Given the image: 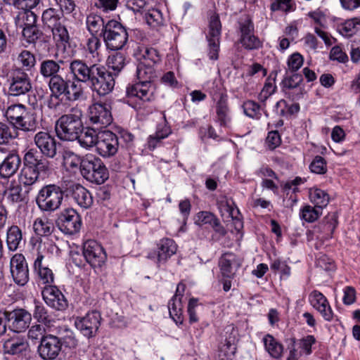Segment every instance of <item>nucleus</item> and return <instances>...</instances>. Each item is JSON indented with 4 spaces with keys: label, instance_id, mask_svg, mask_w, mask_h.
I'll return each mask as SVG.
<instances>
[{
    "label": "nucleus",
    "instance_id": "4be33fe9",
    "mask_svg": "<svg viewBox=\"0 0 360 360\" xmlns=\"http://www.w3.org/2000/svg\"><path fill=\"white\" fill-rule=\"evenodd\" d=\"M34 143L39 153L46 158H53L57 154V141L47 131H40L34 136Z\"/></svg>",
    "mask_w": 360,
    "mask_h": 360
},
{
    "label": "nucleus",
    "instance_id": "20e7f679",
    "mask_svg": "<svg viewBox=\"0 0 360 360\" xmlns=\"http://www.w3.org/2000/svg\"><path fill=\"white\" fill-rule=\"evenodd\" d=\"M48 86L51 98L58 101H62L65 98L68 102H75L80 100L84 95L81 84L64 78L60 75L49 79Z\"/></svg>",
    "mask_w": 360,
    "mask_h": 360
},
{
    "label": "nucleus",
    "instance_id": "9d476101",
    "mask_svg": "<svg viewBox=\"0 0 360 360\" xmlns=\"http://www.w3.org/2000/svg\"><path fill=\"white\" fill-rule=\"evenodd\" d=\"M88 119L89 124L103 129L112 122L110 106L106 103L97 102L89 107Z\"/></svg>",
    "mask_w": 360,
    "mask_h": 360
},
{
    "label": "nucleus",
    "instance_id": "3c124183",
    "mask_svg": "<svg viewBox=\"0 0 360 360\" xmlns=\"http://www.w3.org/2000/svg\"><path fill=\"white\" fill-rule=\"evenodd\" d=\"M18 132L9 123L0 122V146L18 137Z\"/></svg>",
    "mask_w": 360,
    "mask_h": 360
},
{
    "label": "nucleus",
    "instance_id": "c756f323",
    "mask_svg": "<svg viewBox=\"0 0 360 360\" xmlns=\"http://www.w3.org/2000/svg\"><path fill=\"white\" fill-rule=\"evenodd\" d=\"M12 127L17 132L18 130L26 133L35 132L39 128L36 113L32 110H27Z\"/></svg>",
    "mask_w": 360,
    "mask_h": 360
},
{
    "label": "nucleus",
    "instance_id": "2eb2a0df",
    "mask_svg": "<svg viewBox=\"0 0 360 360\" xmlns=\"http://www.w3.org/2000/svg\"><path fill=\"white\" fill-rule=\"evenodd\" d=\"M83 255L90 266L101 268L107 259L103 248L94 240H88L83 244Z\"/></svg>",
    "mask_w": 360,
    "mask_h": 360
},
{
    "label": "nucleus",
    "instance_id": "4d7b16f0",
    "mask_svg": "<svg viewBox=\"0 0 360 360\" xmlns=\"http://www.w3.org/2000/svg\"><path fill=\"white\" fill-rule=\"evenodd\" d=\"M329 59L343 64L349 61L347 54L343 51L340 45H335L330 49Z\"/></svg>",
    "mask_w": 360,
    "mask_h": 360
},
{
    "label": "nucleus",
    "instance_id": "dca6fc26",
    "mask_svg": "<svg viewBox=\"0 0 360 360\" xmlns=\"http://www.w3.org/2000/svg\"><path fill=\"white\" fill-rule=\"evenodd\" d=\"M10 271L15 284L25 286L30 280L28 264L22 254H15L10 261Z\"/></svg>",
    "mask_w": 360,
    "mask_h": 360
},
{
    "label": "nucleus",
    "instance_id": "864d4df0",
    "mask_svg": "<svg viewBox=\"0 0 360 360\" xmlns=\"http://www.w3.org/2000/svg\"><path fill=\"white\" fill-rule=\"evenodd\" d=\"M49 333H46V326L41 323L33 324L28 330L27 337L32 341H37L40 343L42 339Z\"/></svg>",
    "mask_w": 360,
    "mask_h": 360
},
{
    "label": "nucleus",
    "instance_id": "680f3d73",
    "mask_svg": "<svg viewBox=\"0 0 360 360\" xmlns=\"http://www.w3.org/2000/svg\"><path fill=\"white\" fill-rule=\"evenodd\" d=\"M338 224V217L335 212L328 213L326 216L323 221V227H321V224L319 225V229L320 231L330 232L332 233L335 230Z\"/></svg>",
    "mask_w": 360,
    "mask_h": 360
},
{
    "label": "nucleus",
    "instance_id": "6e6d98bb",
    "mask_svg": "<svg viewBox=\"0 0 360 360\" xmlns=\"http://www.w3.org/2000/svg\"><path fill=\"white\" fill-rule=\"evenodd\" d=\"M243 112L250 118L259 119L261 117L260 105L255 101L248 100L242 105Z\"/></svg>",
    "mask_w": 360,
    "mask_h": 360
},
{
    "label": "nucleus",
    "instance_id": "c03bdc74",
    "mask_svg": "<svg viewBox=\"0 0 360 360\" xmlns=\"http://www.w3.org/2000/svg\"><path fill=\"white\" fill-rule=\"evenodd\" d=\"M277 75L276 71H273L270 73L269 76L266 78L264 85L258 95V99L262 103H264L268 98L271 96L276 89V78Z\"/></svg>",
    "mask_w": 360,
    "mask_h": 360
},
{
    "label": "nucleus",
    "instance_id": "5701e85b",
    "mask_svg": "<svg viewBox=\"0 0 360 360\" xmlns=\"http://www.w3.org/2000/svg\"><path fill=\"white\" fill-rule=\"evenodd\" d=\"M240 266V259L231 252L222 254L219 259L220 273L224 278L233 279Z\"/></svg>",
    "mask_w": 360,
    "mask_h": 360
},
{
    "label": "nucleus",
    "instance_id": "bb28decb",
    "mask_svg": "<svg viewBox=\"0 0 360 360\" xmlns=\"http://www.w3.org/2000/svg\"><path fill=\"white\" fill-rule=\"evenodd\" d=\"M215 121L221 127L229 128L231 122L227 95L221 94L215 106Z\"/></svg>",
    "mask_w": 360,
    "mask_h": 360
},
{
    "label": "nucleus",
    "instance_id": "412c9836",
    "mask_svg": "<svg viewBox=\"0 0 360 360\" xmlns=\"http://www.w3.org/2000/svg\"><path fill=\"white\" fill-rule=\"evenodd\" d=\"M302 80V75L285 70V76L281 83L282 90L292 101L299 100L302 96V88L300 86Z\"/></svg>",
    "mask_w": 360,
    "mask_h": 360
},
{
    "label": "nucleus",
    "instance_id": "8fccbe9b",
    "mask_svg": "<svg viewBox=\"0 0 360 360\" xmlns=\"http://www.w3.org/2000/svg\"><path fill=\"white\" fill-rule=\"evenodd\" d=\"M33 229L37 236L46 237L51 235L54 227L52 223L47 219L37 218L33 223Z\"/></svg>",
    "mask_w": 360,
    "mask_h": 360
},
{
    "label": "nucleus",
    "instance_id": "de8ad7c7",
    "mask_svg": "<svg viewBox=\"0 0 360 360\" xmlns=\"http://www.w3.org/2000/svg\"><path fill=\"white\" fill-rule=\"evenodd\" d=\"M146 23L153 28H158L165 24V18L158 8L149 9L144 15Z\"/></svg>",
    "mask_w": 360,
    "mask_h": 360
},
{
    "label": "nucleus",
    "instance_id": "a18cd8bd",
    "mask_svg": "<svg viewBox=\"0 0 360 360\" xmlns=\"http://www.w3.org/2000/svg\"><path fill=\"white\" fill-rule=\"evenodd\" d=\"M182 307L181 298L172 297L168 303L169 316L176 325H181L184 322Z\"/></svg>",
    "mask_w": 360,
    "mask_h": 360
},
{
    "label": "nucleus",
    "instance_id": "f8f14e48",
    "mask_svg": "<svg viewBox=\"0 0 360 360\" xmlns=\"http://www.w3.org/2000/svg\"><path fill=\"white\" fill-rule=\"evenodd\" d=\"M100 65L88 64L83 60L75 59L70 63V72L75 83H84L89 85Z\"/></svg>",
    "mask_w": 360,
    "mask_h": 360
},
{
    "label": "nucleus",
    "instance_id": "a211bd4d",
    "mask_svg": "<svg viewBox=\"0 0 360 360\" xmlns=\"http://www.w3.org/2000/svg\"><path fill=\"white\" fill-rule=\"evenodd\" d=\"M41 296L46 304L51 308L64 311L68 308V301L56 285H45Z\"/></svg>",
    "mask_w": 360,
    "mask_h": 360
},
{
    "label": "nucleus",
    "instance_id": "f257e3e1",
    "mask_svg": "<svg viewBox=\"0 0 360 360\" xmlns=\"http://www.w3.org/2000/svg\"><path fill=\"white\" fill-rule=\"evenodd\" d=\"M51 173V163L48 158L36 149L30 148L22 158L19 181L25 186H30L49 177Z\"/></svg>",
    "mask_w": 360,
    "mask_h": 360
},
{
    "label": "nucleus",
    "instance_id": "aec40b11",
    "mask_svg": "<svg viewBox=\"0 0 360 360\" xmlns=\"http://www.w3.org/2000/svg\"><path fill=\"white\" fill-rule=\"evenodd\" d=\"M177 245L175 241L169 238H163L156 244V249L153 253L148 255L149 258L156 257V264L158 267L165 264L172 256L176 254Z\"/></svg>",
    "mask_w": 360,
    "mask_h": 360
},
{
    "label": "nucleus",
    "instance_id": "4c0bfd02",
    "mask_svg": "<svg viewBox=\"0 0 360 360\" xmlns=\"http://www.w3.org/2000/svg\"><path fill=\"white\" fill-rule=\"evenodd\" d=\"M23 27L22 36L29 44H35L37 41L40 40L44 43L49 42L51 34H45L38 27V25Z\"/></svg>",
    "mask_w": 360,
    "mask_h": 360
},
{
    "label": "nucleus",
    "instance_id": "e2e57ef3",
    "mask_svg": "<svg viewBox=\"0 0 360 360\" xmlns=\"http://www.w3.org/2000/svg\"><path fill=\"white\" fill-rule=\"evenodd\" d=\"M240 37H246L254 34L255 26L252 19L247 16L245 19H241L238 22Z\"/></svg>",
    "mask_w": 360,
    "mask_h": 360
},
{
    "label": "nucleus",
    "instance_id": "473e14b6",
    "mask_svg": "<svg viewBox=\"0 0 360 360\" xmlns=\"http://www.w3.org/2000/svg\"><path fill=\"white\" fill-rule=\"evenodd\" d=\"M108 19H104L100 15L91 13L86 18V27L91 36L102 37Z\"/></svg>",
    "mask_w": 360,
    "mask_h": 360
},
{
    "label": "nucleus",
    "instance_id": "423d86ee",
    "mask_svg": "<svg viewBox=\"0 0 360 360\" xmlns=\"http://www.w3.org/2000/svg\"><path fill=\"white\" fill-rule=\"evenodd\" d=\"M65 191L56 184L44 185L35 197V202L39 210L51 213L60 209Z\"/></svg>",
    "mask_w": 360,
    "mask_h": 360
},
{
    "label": "nucleus",
    "instance_id": "49530a36",
    "mask_svg": "<svg viewBox=\"0 0 360 360\" xmlns=\"http://www.w3.org/2000/svg\"><path fill=\"white\" fill-rule=\"evenodd\" d=\"M316 310L326 321H330L333 318V313L326 297L316 290Z\"/></svg>",
    "mask_w": 360,
    "mask_h": 360
},
{
    "label": "nucleus",
    "instance_id": "a878e982",
    "mask_svg": "<svg viewBox=\"0 0 360 360\" xmlns=\"http://www.w3.org/2000/svg\"><path fill=\"white\" fill-rule=\"evenodd\" d=\"M65 62L60 59H43L39 63V72L44 79L49 80L60 75V71L63 70L62 65Z\"/></svg>",
    "mask_w": 360,
    "mask_h": 360
},
{
    "label": "nucleus",
    "instance_id": "39448f33",
    "mask_svg": "<svg viewBox=\"0 0 360 360\" xmlns=\"http://www.w3.org/2000/svg\"><path fill=\"white\" fill-rule=\"evenodd\" d=\"M101 37L106 49L110 51L122 50L129 38V29L120 21L115 19L108 20L107 26ZM130 32H141L138 29L129 30Z\"/></svg>",
    "mask_w": 360,
    "mask_h": 360
},
{
    "label": "nucleus",
    "instance_id": "c9c22d12",
    "mask_svg": "<svg viewBox=\"0 0 360 360\" xmlns=\"http://www.w3.org/2000/svg\"><path fill=\"white\" fill-rule=\"evenodd\" d=\"M29 345L23 338L13 337L6 340L3 345L5 354L18 355L25 352Z\"/></svg>",
    "mask_w": 360,
    "mask_h": 360
},
{
    "label": "nucleus",
    "instance_id": "1a4fd4ad",
    "mask_svg": "<svg viewBox=\"0 0 360 360\" xmlns=\"http://www.w3.org/2000/svg\"><path fill=\"white\" fill-rule=\"evenodd\" d=\"M115 78L111 71L99 65L89 86L99 96H105L112 91L115 84Z\"/></svg>",
    "mask_w": 360,
    "mask_h": 360
},
{
    "label": "nucleus",
    "instance_id": "6e6552de",
    "mask_svg": "<svg viewBox=\"0 0 360 360\" xmlns=\"http://www.w3.org/2000/svg\"><path fill=\"white\" fill-rule=\"evenodd\" d=\"M55 223L64 234L74 235L80 231L82 219L73 208H65L56 214Z\"/></svg>",
    "mask_w": 360,
    "mask_h": 360
},
{
    "label": "nucleus",
    "instance_id": "603ef678",
    "mask_svg": "<svg viewBox=\"0 0 360 360\" xmlns=\"http://www.w3.org/2000/svg\"><path fill=\"white\" fill-rule=\"evenodd\" d=\"M27 110L22 104L11 105L7 108L5 116L8 123L13 126L16 120L20 119Z\"/></svg>",
    "mask_w": 360,
    "mask_h": 360
},
{
    "label": "nucleus",
    "instance_id": "774afa93",
    "mask_svg": "<svg viewBox=\"0 0 360 360\" xmlns=\"http://www.w3.org/2000/svg\"><path fill=\"white\" fill-rule=\"evenodd\" d=\"M302 56L296 52L292 53L288 59V67L286 70H289V72H296L303 64Z\"/></svg>",
    "mask_w": 360,
    "mask_h": 360
},
{
    "label": "nucleus",
    "instance_id": "37998d69",
    "mask_svg": "<svg viewBox=\"0 0 360 360\" xmlns=\"http://www.w3.org/2000/svg\"><path fill=\"white\" fill-rule=\"evenodd\" d=\"M300 110L298 103L288 104L285 100L281 99L278 101L274 106V112L281 117H288Z\"/></svg>",
    "mask_w": 360,
    "mask_h": 360
},
{
    "label": "nucleus",
    "instance_id": "b1692460",
    "mask_svg": "<svg viewBox=\"0 0 360 360\" xmlns=\"http://www.w3.org/2000/svg\"><path fill=\"white\" fill-rule=\"evenodd\" d=\"M22 160L15 150H11L3 162L0 164V176L8 180L19 169Z\"/></svg>",
    "mask_w": 360,
    "mask_h": 360
},
{
    "label": "nucleus",
    "instance_id": "7ed1b4c3",
    "mask_svg": "<svg viewBox=\"0 0 360 360\" xmlns=\"http://www.w3.org/2000/svg\"><path fill=\"white\" fill-rule=\"evenodd\" d=\"M82 117V112L78 108H72L70 113L60 116L55 125L57 136L69 141L79 139L84 130Z\"/></svg>",
    "mask_w": 360,
    "mask_h": 360
},
{
    "label": "nucleus",
    "instance_id": "69168bd1",
    "mask_svg": "<svg viewBox=\"0 0 360 360\" xmlns=\"http://www.w3.org/2000/svg\"><path fill=\"white\" fill-rule=\"evenodd\" d=\"M330 201L329 194L323 190L316 188V220L318 219L319 214V209L322 210L326 207Z\"/></svg>",
    "mask_w": 360,
    "mask_h": 360
},
{
    "label": "nucleus",
    "instance_id": "ea45409f",
    "mask_svg": "<svg viewBox=\"0 0 360 360\" xmlns=\"http://www.w3.org/2000/svg\"><path fill=\"white\" fill-rule=\"evenodd\" d=\"M22 241V230L17 225H12L6 231V245L9 251H16Z\"/></svg>",
    "mask_w": 360,
    "mask_h": 360
},
{
    "label": "nucleus",
    "instance_id": "7c9ffc66",
    "mask_svg": "<svg viewBox=\"0 0 360 360\" xmlns=\"http://www.w3.org/2000/svg\"><path fill=\"white\" fill-rule=\"evenodd\" d=\"M199 226L210 225L214 231L221 236H225L226 231L221 224L219 219L213 213L208 211H200L196 214L195 222Z\"/></svg>",
    "mask_w": 360,
    "mask_h": 360
},
{
    "label": "nucleus",
    "instance_id": "72a5a7b5",
    "mask_svg": "<svg viewBox=\"0 0 360 360\" xmlns=\"http://www.w3.org/2000/svg\"><path fill=\"white\" fill-rule=\"evenodd\" d=\"M41 21L45 30H49L65 21V18L61 11L54 8H49L43 11Z\"/></svg>",
    "mask_w": 360,
    "mask_h": 360
},
{
    "label": "nucleus",
    "instance_id": "ddd939ff",
    "mask_svg": "<svg viewBox=\"0 0 360 360\" xmlns=\"http://www.w3.org/2000/svg\"><path fill=\"white\" fill-rule=\"evenodd\" d=\"M221 24L218 15L210 17L209 32L206 37L208 41V56L210 60L219 58Z\"/></svg>",
    "mask_w": 360,
    "mask_h": 360
},
{
    "label": "nucleus",
    "instance_id": "052dcab7",
    "mask_svg": "<svg viewBox=\"0 0 360 360\" xmlns=\"http://www.w3.org/2000/svg\"><path fill=\"white\" fill-rule=\"evenodd\" d=\"M116 135H118V140L121 139L120 147L127 149L134 147V136L131 132L124 129H120Z\"/></svg>",
    "mask_w": 360,
    "mask_h": 360
},
{
    "label": "nucleus",
    "instance_id": "e433bc0d",
    "mask_svg": "<svg viewBox=\"0 0 360 360\" xmlns=\"http://www.w3.org/2000/svg\"><path fill=\"white\" fill-rule=\"evenodd\" d=\"M115 51L108 56L106 65L108 69L112 70L111 72L116 77L124 69L128 61L124 53L117 51Z\"/></svg>",
    "mask_w": 360,
    "mask_h": 360
},
{
    "label": "nucleus",
    "instance_id": "0e129e2a",
    "mask_svg": "<svg viewBox=\"0 0 360 360\" xmlns=\"http://www.w3.org/2000/svg\"><path fill=\"white\" fill-rule=\"evenodd\" d=\"M225 207L226 210L229 213V215L233 219L234 229L237 231V232H240V230H242L243 228V221L236 214H240L239 210L238 208H234L227 201L226 202Z\"/></svg>",
    "mask_w": 360,
    "mask_h": 360
},
{
    "label": "nucleus",
    "instance_id": "6ab92c4d",
    "mask_svg": "<svg viewBox=\"0 0 360 360\" xmlns=\"http://www.w3.org/2000/svg\"><path fill=\"white\" fill-rule=\"evenodd\" d=\"M37 351L43 360L56 359L61 352L60 338L53 334H48L42 341H40Z\"/></svg>",
    "mask_w": 360,
    "mask_h": 360
},
{
    "label": "nucleus",
    "instance_id": "58836bf2",
    "mask_svg": "<svg viewBox=\"0 0 360 360\" xmlns=\"http://www.w3.org/2000/svg\"><path fill=\"white\" fill-rule=\"evenodd\" d=\"M51 33V38L57 46L65 47L70 43V37L65 21L49 30Z\"/></svg>",
    "mask_w": 360,
    "mask_h": 360
},
{
    "label": "nucleus",
    "instance_id": "09e8293b",
    "mask_svg": "<svg viewBox=\"0 0 360 360\" xmlns=\"http://www.w3.org/2000/svg\"><path fill=\"white\" fill-rule=\"evenodd\" d=\"M8 193L7 199L11 203H20L26 200V196L22 193V188L21 185H11L8 189H5L2 195H5Z\"/></svg>",
    "mask_w": 360,
    "mask_h": 360
},
{
    "label": "nucleus",
    "instance_id": "9b49d317",
    "mask_svg": "<svg viewBox=\"0 0 360 360\" xmlns=\"http://www.w3.org/2000/svg\"><path fill=\"white\" fill-rule=\"evenodd\" d=\"M101 319V313L93 310L84 316H77L75 320V326L84 336L89 339L96 335Z\"/></svg>",
    "mask_w": 360,
    "mask_h": 360
},
{
    "label": "nucleus",
    "instance_id": "f3484780",
    "mask_svg": "<svg viewBox=\"0 0 360 360\" xmlns=\"http://www.w3.org/2000/svg\"><path fill=\"white\" fill-rule=\"evenodd\" d=\"M96 147L98 153L103 158L115 155L120 147L118 135L109 130L101 131Z\"/></svg>",
    "mask_w": 360,
    "mask_h": 360
},
{
    "label": "nucleus",
    "instance_id": "0eeeda50",
    "mask_svg": "<svg viewBox=\"0 0 360 360\" xmlns=\"http://www.w3.org/2000/svg\"><path fill=\"white\" fill-rule=\"evenodd\" d=\"M82 175L87 181L101 184L109 178V172L103 162L99 158L89 154L79 161Z\"/></svg>",
    "mask_w": 360,
    "mask_h": 360
},
{
    "label": "nucleus",
    "instance_id": "f704fd0d",
    "mask_svg": "<svg viewBox=\"0 0 360 360\" xmlns=\"http://www.w3.org/2000/svg\"><path fill=\"white\" fill-rule=\"evenodd\" d=\"M102 129L96 126L86 127L83 131V134L79 135L78 140L79 144L86 148L96 146L98 141V137Z\"/></svg>",
    "mask_w": 360,
    "mask_h": 360
},
{
    "label": "nucleus",
    "instance_id": "cd10ccee",
    "mask_svg": "<svg viewBox=\"0 0 360 360\" xmlns=\"http://www.w3.org/2000/svg\"><path fill=\"white\" fill-rule=\"evenodd\" d=\"M67 191L71 195L75 201L83 208H89L93 204V198L90 192L79 184H72Z\"/></svg>",
    "mask_w": 360,
    "mask_h": 360
},
{
    "label": "nucleus",
    "instance_id": "2f4dec72",
    "mask_svg": "<svg viewBox=\"0 0 360 360\" xmlns=\"http://www.w3.org/2000/svg\"><path fill=\"white\" fill-rule=\"evenodd\" d=\"M226 333L229 334L226 336L225 342L220 348V352L227 359L233 356L236 352V342H238V330L233 325L227 326L225 328Z\"/></svg>",
    "mask_w": 360,
    "mask_h": 360
},
{
    "label": "nucleus",
    "instance_id": "79ce46f5",
    "mask_svg": "<svg viewBox=\"0 0 360 360\" xmlns=\"http://www.w3.org/2000/svg\"><path fill=\"white\" fill-rule=\"evenodd\" d=\"M360 30V18L355 17L346 20L338 25V31L347 38H350Z\"/></svg>",
    "mask_w": 360,
    "mask_h": 360
},
{
    "label": "nucleus",
    "instance_id": "4468645a",
    "mask_svg": "<svg viewBox=\"0 0 360 360\" xmlns=\"http://www.w3.org/2000/svg\"><path fill=\"white\" fill-rule=\"evenodd\" d=\"M4 314L6 316L8 329L18 333L24 332L28 328L32 320L31 314L22 308L12 311L5 310Z\"/></svg>",
    "mask_w": 360,
    "mask_h": 360
},
{
    "label": "nucleus",
    "instance_id": "f03ea898",
    "mask_svg": "<svg viewBox=\"0 0 360 360\" xmlns=\"http://www.w3.org/2000/svg\"><path fill=\"white\" fill-rule=\"evenodd\" d=\"M136 77L138 82L127 87V96L136 97L143 103L154 101L156 98L154 80L157 76L153 65L140 62L136 68Z\"/></svg>",
    "mask_w": 360,
    "mask_h": 360
},
{
    "label": "nucleus",
    "instance_id": "13d9d810",
    "mask_svg": "<svg viewBox=\"0 0 360 360\" xmlns=\"http://www.w3.org/2000/svg\"><path fill=\"white\" fill-rule=\"evenodd\" d=\"M316 267H319L326 271H333L336 266L335 262L326 255L319 253L316 255Z\"/></svg>",
    "mask_w": 360,
    "mask_h": 360
},
{
    "label": "nucleus",
    "instance_id": "338daca9",
    "mask_svg": "<svg viewBox=\"0 0 360 360\" xmlns=\"http://www.w3.org/2000/svg\"><path fill=\"white\" fill-rule=\"evenodd\" d=\"M18 60L26 70H30L36 64L35 56L27 50H24L20 53Z\"/></svg>",
    "mask_w": 360,
    "mask_h": 360
},
{
    "label": "nucleus",
    "instance_id": "393cba45",
    "mask_svg": "<svg viewBox=\"0 0 360 360\" xmlns=\"http://www.w3.org/2000/svg\"><path fill=\"white\" fill-rule=\"evenodd\" d=\"M32 89L30 79L25 72L18 70L12 77L8 89L11 95L18 96L29 92Z\"/></svg>",
    "mask_w": 360,
    "mask_h": 360
},
{
    "label": "nucleus",
    "instance_id": "c85d7f7f",
    "mask_svg": "<svg viewBox=\"0 0 360 360\" xmlns=\"http://www.w3.org/2000/svg\"><path fill=\"white\" fill-rule=\"evenodd\" d=\"M32 316L38 323L48 328L53 326L55 322L53 313L50 311L44 303L37 299L34 300Z\"/></svg>",
    "mask_w": 360,
    "mask_h": 360
},
{
    "label": "nucleus",
    "instance_id": "5fc2aeb1",
    "mask_svg": "<svg viewBox=\"0 0 360 360\" xmlns=\"http://www.w3.org/2000/svg\"><path fill=\"white\" fill-rule=\"evenodd\" d=\"M239 42L248 51L257 50L262 48L263 45L259 38L254 34L246 37H240Z\"/></svg>",
    "mask_w": 360,
    "mask_h": 360
},
{
    "label": "nucleus",
    "instance_id": "a19ab883",
    "mask_svg": "<svg viewBox=\"0 0 360 360\" xmlns=\"http://www.w3.org/2000/svg\"><path fill=\"white\" fill-rule=\"evenodd\" d=\"M263 342L265 349L272 358L279 359L281 357L283 352V345L272 335L266 334L263 338Z\"/></svg>",
    "mask_w": 360,
    "mask_h": 360
},
{
    "label": "nucleus",
    "instance_id": "bf43d9fd",
    "mask_svg": "<svg viewBox=\"0 0 360 360\" xmlns=\"http://www.w3.org/2000/svg\"><path fill=\"white\" fill-rule=\"evenodd\" d=\"M315 342V338L313 335H307L301 339L296 340V347L300 349V355L302 353L310 354L311 353L312 344Z\"/></svg>",
    "mask_w": 360,
    "mask_h": 360
}]
</instances>
